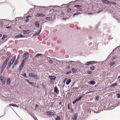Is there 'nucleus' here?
Returning <instances> with one entry per match:
<instances>
[{
  "label": "nucleus",
  "mask_w": 120,
  "mask_h": 120,
  "mask_svg": "<svg viewBox=\"0 0 120 120\" xmlns=\"http://www.w3.org/2000/svg\"><path fill=\"white\" fill-rule=\"evenodd\" d=\"M19 17H16L15 18V19H14L13 20V23H15L16 21H17V19H18H18H19Z\"/></svg>",
  "instance_id": "43"
},
{
  "label": "nucleus",
  "mask_w": 120,
  "mask_h": 120,
  "mask_svg": "<svg viewBox=\"0 0 120 120\" xmlns=\"http://www.w3.org/2000/svg\"><path fill=\"white\" fill-rule=\"evenodd\" d=\"M5 79H3L1 81L3 83L4 85H5L6 83V82L5 81Z\"/></svg>",
  "instance_id": "60"
},
{
  "label": "nucleus",
  "mask_w": 120,
  "mask_h": 120,
  "mask_svg": "<svg viewBox=\"0 0 120 120\" xmlns=\"http://www.w3.org/2000/svg\"><path fill=\"white\" fill-rule=\"evenodd\" d=\"M99 99V97L98 95H97L95 97V99L96 100H98Z\"/></svg>",
  "instance_id": "55"
},
{
  "label": "nucleus",
  "mask_w": 120,
  "mask_h": 120,
  "mask_svg": "<svg viewBox=\"0 0 120 120\" xmlns=\"http://www.w3.org/2000/svg\"><path fill=\"white\" fill-rule=\"evenodd\" d=\"M29 84L31 85V86H34V82H30L29 83Z\"/></svg>",
  "instance_id": "51"
},
{
  "label": "nucleus",
  "mask_w": 120,
  "mask_h": 120,
  "mask_svg": "<svg viewBox=\"0 0 120 120\" xmlns=\"http://www.w3.org/2000/svg\"><path fill=\"white\" fill-rule=\"evenodd\" d=\"M87 83L90 85H93L96 83V82L94 80H91L88 82Z\"/></svg>",
  "instance_id": "12"
},
{
  "label": "nucleus",
  "mask_w": 120,
  "mask_h": 120,
  "mask_svg": "<svg viewBox=\"0 0 120 120\" xmlns=\"http://www.w3.org/2000/svg\"><path fill=\"white\" fill-rule=\"evenodd\" d=\"M47 115L48 116H52L55 115V112H52L51 111H47L46 112Z\"/></svg>",
  "instance_id": "4"
},
{
  "label": "nucleus",
  "mask_w": 120,
  "mask_h": 120,
  "mask_svg": "<svg viewBox=\"0 0 120 120\" xmlns=\"http://www.w3.org/2000/svg\"><path fill=\"white\" fill-rule=\"evenodd\" d=\"M29 56H27V57H25L23 58L24 59H23L22 60L21 63L25 64L26 63V60L29 57Z\"/></svg>",
  "instance_id": "17"
},
{
  "label": "nucleus",
  "mask_w": 120,
  "mask_h": 120,
  "mask_svg": "<svg viewBox=\"0 0 120 120\" xmlns=\"http://www.w3.org/2000/svg\"><path fill=\"white\" fill-rule=\"evenodd\" d=\"M8 64V66H9L10 67H11V65H12V64H11V61L9 60Z\"/></svg>",
  "instance_id": "50"
},
{
  "label": "nucleus",
  "mask_w": 120,
  "mask_h": 120,
  "mask_svg": "<svg viewBox=\"0 0 120 120\" xmlns=\"http://www.w3.org/2000/svg\"><path fill=\"white\" fill-rule=\"evenodd\" d=\"M49 78L50 79V81L52 82L54 81L56 79V77L55 75H49Z\"/></svg>",
  "instance_id": "3"
},
{
  "label": "nucleus",
  "mask_w": 120,
  "mask_h": 120,
  "mask_svg": "<svg viewBox=\"0 0 120 120\" xmlns=\"http://www.w3.org/2000/svg\"><path fill=\"white\" fill-rule=\"evenodd\" d=\"M80 12H75V13H74L73 14V15H72V17H74L75 15H78L79 14H80Z\"/></svg>",
  "instance_id": "30"
},
{
  "label": "nucleus",
  "mask_w": 120,
  "mask_h": 120,
  "mask_svg": "<svg viewBox=\"0 0 120 120\" xmlns=\"http://www.w3.org/2000/svg\"><path fill=\"white\" fill-rule=\"evenodd\" d=\"M33 78H34L35 79L38 80L39 79V77L36 74H34Z\"/></svg>",
  "instance_id": "18"
},
{
  "label": "nucleus",
  "mask_w": 120,
  "mask_h": 120,
  "mask_svg": "<svg viewBox=\"0 0 120 120\" xmlns=\"http://www.w3.org/2000/svg\"><path fill=\"white\" fill-rule=\"evenodd\" d=\"M11 80L10 78H8L7 79L6 84L9 85H10Z\"/></svg>",
  "instance_id": "15"
},
{
  "label": "nucleus",
  "mask_w": 120,
  "mask_h": 120,
  "mask_svg": "<svg viewBox=\"0 0 120 120\" xmlns=\"http://www.w3.org/2000/svg\"><path fill=\"white\" fill-rule=\"evenodd\" d=\"M26 36H24L23 35L21 34H19L15 36V38L18 39L19 38H26Z\"/></svg>",
  "instance_id": "7"
},
{
  "label": "nucleus",
  "mask_w": 120,
  "mask_h": 120,
  "mask_svg": "<svg viewBox=\"0 0 120 120\" xmlns=\"http://www.w3.org/2000/svg\"><path fill=\"white\" fill-rule=\"evenodd\" d=\"M4 24V22L3 21H0V27H2Z\"/></svg>",
  "instance_id": "36"
},
{
  "label": "nucleus",
  "mask_w": 120,
  "mask_h": 120,
  "mask_svg": "<svg viewBox=\"0 0 120 120\" xmlns=\"http://www.w3.org/2000/svg\"><path fill=\"white\" fill-rule=\"evenodd\" d=\"M83 6V4H82V5H75L74 6V7H75L76 8H79L81 7H82Z\"/></svg>",
  "instance_id": "39"
},
{
  "label": "nucleus",
  "mask_w": 120,
  "mask_h": 120,
  "mask_svg": "<svg viewBox=\"0 0 120 120\" xmlns=\"http://www.w3.org/2000/svg\"><path fill=\"white\" fill-rule=\"evenodd\" d=\"M16 59V56L15 55H14L12 58L11 59V60L10 61H11H11H15V60Z\"/></svg>",
  "instance_id": "31"
},
{
  "label": "nucleus",
  "mask_w": 120,
  "mask_h": 120,
  "mask_svg": "<svg viewBox=\"0 0 120 120\" xmlns=\"http://www.w3.org/2000/svg\"><path fill=\"white\" fill-rule=\"evenodd\" d=\"M70 105V103L68 104V106H67L68 109V110H71V111H72V109L71 108H70L69 107Z\"/></svg>",
  "instance_id": "45"
},
{
  "label": "nucleus",
  "mask_w": 120,
  "mask_h": 120,
  "mask_svg": "<svg viewBox=\"0 0 120 120\" xmlns=\"http://www.w3.org/2000/svg\"><path fill=\"white\" fill-rule=\"evenodd\" d=\"M72 71L73 73H76L77 72L76 69L74 68H72Z\"/></svg>",
  "instance_id": "35"
},
{
  "label": "nucleus",
  "mask_w": 120,
  "mask_h": 120,
  "mask_svg": "<svg viewBox=\"0 0 120 120\" xmlns=\"http://www.w3.org/2000/svg\"><path fill=\"white\" fill-rule=\"evenodd\" d=\"M78 116V113H76L73 115L72 116L71 118V120H77Z\"/></svg>",
  "instance_id": "5"
},
{
  "label": "nucleus",
  "mask_w": 120,
  "mask_h": 120,
  "mask_svg": "<svg viewBox=\"0 0 120 120\" xmlns=\"http://www.w3.org/2000/svg\"><path fill=\"white\" fill-rule=\"evenodd\" d=\"M24 53L23 54L22 56V58H23L25 57H27V56H28L30 54V53L29 52L25 51H24Z\"/></svg>",
  "instance_id": "8"
},
{
  "label": "nucleus",
  "mask_w": 120,
  "mask_h": 120,
  "mask_svg": "<svg viewBox=\"0 0 120 120\" xmlns=\"http://www.w3.org/2000/svg\"><path fill=\"white\" fill-rule=\"evenodd\" d=\"M83 97L82 95H79L76 99L78 101L81 100V99Z\"/></svg>",
  "instance_id": "25"
},
{
  "label": "nucleus",
  "mask_w": 120,
  "mask_h": 120,
  "mask_svg": "<svg viewBox=\"0 0 120 120\" xmlns=\"http://www.w3.org/2000/svg\"><path fill=\"white\" fill-rule=\"evenodd\" d=\"M41 86L42 87L43 89L46 88V86L43 83L42 84Z\"/></svg>",
  "instance_id": "56"
},
{
  "label": "nucleus",
  "mask_w": 120,
  "mask_h": 120,
  "mask_svg": "<svg viewBox=\"0 0 120 120\" xmlns=\"http://www.w3.org/2000/svg\"><path fill=\"white\" fill-rule=\"evenodd\" d=\"M84 65L86 66H88L90 65V61H88L85 63Z\"/></svg>",
  "instance_id": "44"
},
{
  "label": "nucleus",
  "mask_w": 120,
  "mask_h": 120,
  "mask_svg": "<svg viewBox=\"0 0 120 120\" xmlns=\"http://www.w3.org/2000/svg\"><path fill=\"white\" fill-rule=\"evenodd\" d=\"M71 10V8H68V9H67V12H70Z\"/></svg>",
  "instance_id": "62"
},
{
  "label": "nucleus",
  "mask_w": 120,
  "mask_h": 120,
  "mask_svg": "<svg viewBox=\"0 0 120 120\" xmlns=\"http://www.w3.org/2000/svg\"><path fill=\"white\" fill-rule=\"evenodd\" d=\"M40 30H39V31L37 32H36L35 34H34L32 36L33 37H35L37 36V35L39 34H40L41 32V31Z\"/></svg>",
  "instance_id": "23"
},
{
  "label": "nucleus",
  "mask_w": 120,
  "mask_h": 120,
  "mask_svg": "<svg viewBox=\"0 0 120 120\" xmlns=\"http://www.w3.org/2000/svg\"><path fill=\"white\" fill-rule=\"evenodd\" d=\"M71 81V79H67L66 81V84L67 85H68L70 83Z\"/></svg>",
  "instance_id": "21"
},
{
  "label": "nucleus",
  "mask_w": 120,
  "mask_h": 120,
  "mask_svg": "<svg viewBox=\"0 0 120 120\" xmlns=\"http://www.w3.org/2000/svg\"><path fill=\"white\" fill-rule=\"evenodd\" d=\"M31 32L30 30H23V33L24 34H28L30 33Z\"/></svg>",
  "instance_id": "6"
},
{
  "label": "nucleus",
  "mask_w": 120,
  "mask_h": 120,
  "mask_svg": "<svg viewBox=\"0 0 120 120\" xmlns=\"http://www.w3.org/2000/svg\"><path fill=\"white\" fill-rule=\"evenodd\" d=\"M34 74L32 73H30L29 74V76L30 77H32L33 78Z\"/></svg>",
  "instance_id": "41"
},
{
  "label": "nucleus",
  "mask_w": 120,
  "mask_h": 120,
  "mask_svg": "<svg viewBox=\"0 0 120 120\" xmlns=\"http://www.w3.org/2000/svg\"><path fill=\"white\" fill-rule=\"evenodd\" d=\"M8 36V35H3L1 39L2 40H4L5 38Z\"/></svg>",
  "instance_id": "27"
},
{
  "label": "nucleus",
  "mask_w": 120,
  "mask_h": 120,
  "mask_svg": "<svg viewBox=\"0 0 120 120\" xmlns=\"http://www.w3.org/2000/svg\"><path fill=\"white\" fill-rule=\"evenodd\" d=\"M116 63V62L115 61H113L112 62H110L109 64V65L110 66H113L114 64Z\"/></svg>",
  "instance_id": "34"
},
{
  "label": "nucleus",
  "mask_w": 120,
  "mask_h": 120,
  "mask_svg": "<svg viewBox=\"0 0 120 120\" xmlns=\"http://www.w3.org/2000/svg\"><path fill=\"white\" fill-rule=\"evenodd\" d=\"M48 62L49 64H52L53 63V61L51 60H49L48 61Z\"/></svg>",
  "instance_id": "59"
},
{
  "label": "nucleus",
  "mask_w": 120,
  "mask_h": 120,
  "mask_svg": "<svg viewBox=\"0 0 120 120\" xmlns=\"http://www.w3.org/2000/svg\"><path fill=\"white\" fill-rule=\"evenodd\" d=\"M71 73V71L70 70H69L68 71H67L65 73V74L66 75H69V73Z\"/></svg>",
  "instance_id": "47"
},
{
  "label": "nucleus",
  "mask_w": 120,
  "mask_h": 120,
  "mask_svg": "<svg viewBox=\"0 0 120 120\" xmlns=\"http://www.w3.org/2000/svg\"><path fill=\"white\" fill-rule=\"evenodd\" d=\"M20 57V54H19L18 56L17 57V58L16 59V60L15 61H18L19 60Z\"/></svg>",
  "instance_id": "38"
},
{
  "label": "nucleus",
  "mask_w": 120,
  "mask_h": 120,
  "mask_svg": "<svg viewBox=\"0 0 120 120\" xmlns=\"http://www.w3.org/2000/svg\"><path fill=\"white\" fill-rule=\"evenodd\" d=\"M77 63H78V64L80 65L81 66H82L83 65H84V64H82V63H81V62H80L79 61H76Z\"/></svg>",
  "instance_id": "42"
},
{
  "label": "nucleus",
  "mask_w": 120,
  "mask_h": 120,
  "mask_svg": "<svg viewBox=\"0 0 120 120\" xmlns=\"http://www.w3.org/2000/svg\"><path fill=\"white\" fill-rule=\"evenodd\" d=\"M54 10L53 9H52L50 10L49 11V12L50 14L52 13L53 12V11Z\"/></svg>",
  "instance_id": "63"
},
{
  "label": "nucleus",
  "mask_w": 120,
  "mask_h": 120,
  "mask_svg": "<svg viewBox=\"0 0 120 120\" xmlns=\"http://www.w3.org/2000/svg\"><path fill=\"white\" fill-rule=\"evenodd\" d=\"M31 115L32 117L33 118L34 120H36V119H37L36 117L34 115H32L31 114Z\"/></svg>",
  "instance_id": "52"
},
{
  "label": "nucleus",
  "mask_w": 120,
  "mask_h": 120,
  "mask_svg": "<svg viewBox=\"0 0 120 120\" xmlns=\"http://www.w3.org/2000/svg\"><path fill=\"white\" fill-rule=\"evenodd\" d=\"M102 2L104 3L107 4H110V2L106 0H103Z\"/></svg>",
  "instance_id": "26"
},
{
  "label": "nucleus",
  "mask_w": 120,
  "mask_h": 120,
  "mask_svg": "<svg viewBox=\"0 0 120 120\" xmlns=\"http://www.w3.org/2000/svg\"><path fill=\"white\" fill-rule=\"evenodd\" d=\"M44 54H42L41 53H38L36 55H35V56L34 57H37V58L38 59L39 58V56L43 55V56H41V58H44L43 56L45 58V56Z\"/></svg>",
  "instance_id": "10"
},
{
  "label": "nucleus",
  "mask_w": 120,
  "mask_h": 120,
  "mask_svg": "<svg viewBox=\"0 0 120 120\" xmlns=\"http://www.w3.org/2000/svg\"><path fill=\"white\" fill-rule=\"evenodd\" d=\"M24 64L21 63L19 68V71H21L22 69L24 66Z\"/></svg>",
  "instance_id": "13"
},
{
  "label": "nucleus",
  "mask_w": 120,
  "mask_h": 120,
  "mask_svg": "<svg viewBox=\"0 0 120 120\" xmlns=\"http://www.w3.org/2000/svg\"><path fill=\"white\" fill-rule=\"evenodd\" d=\"M0 79L1 81H2L3 79H4V77L2 76H0Z\"/></svg>",
  "instance_id": "64"
},
{
  "label": "nucleus",
  "mask_w": 120,
  "mask_h": 120,
  "mask_svg": "<svg viewBox=\"0 0 120 120\" xmlns=\"http://www.w3.org/2000/svg\"><path fill=\"white\" fill-rule=\"evenodd\" d=\"M33 10V9L31 8L29 10V11H28L27 13L26 14V15L28 13L30 14V13H31V11L32 10Z\"/></svg>",
  "instance_id": "49"
},
{
  "label": "nucleus",
  "mask_w": 120,
  "mask_h": 120,
  "mask_svg": "<svg viewBox=\"0 0 120 120\" xmlns=\"http://www.w3.org/2000/svg\"><path fill=\"white\" fill-rule=\"evenodd\" d=\"M74 2H73L72 1H71L68 4H64V7H65V8H67L72 3H73Z\"/></svg>",
  "instance_id": "20"
},
{
  "label": "nucleus",
  "mask_w": 120,
  "mask_h": 120,
  "mask_svg": "<svg viewBox=\"0 0 120 120\" xmlns=\"http://www.w3.org/2000/svg\"><path fill=\"white\" fill-rule=\"evenodd\" d=\"M90 65L93 64L94 63H97V62L95 61H90Z\"/></svg>",
  "instance_id": "33"
},
{
  "label": "nucleus",
  "mask_w": 120,
  "mask_h": 120,
  "mask_svg": "<svg viewBox=\"0 0 120 120\" xmlns=\"http://www.w3.org/2000/svg\"><path fill=\"white\" fill-rule=\"evenodd\" d=\"M36 16L37 17H44L46 16V15L42 13H37L36 14Z\"/></svg>",
  "instance_id": "9"
},
{
  "label": "nucleus",
  "mask_w": 120,
  "mask_h": 120,
  "mask_svg": "<svg viewBox=\"0 0 120 120\" xmlns=\"http://www.w3.org/2000/svg\"><path fill=\"white\" fill-rule=\"evenodd\" d=\"M25 81H26L27 83H29V84L30 82V81L28 79H25Z\"/></svg>",
  "instance_id": "57"
},
{
  "label": "nucleus",
  "mask_w": 120,
  "mask_h": 120,
  "mask_svg": "<svg viewBox=\"0 0 120 120\" xmlns=\"http://www.w3.org/2000/svg\"><path fill=\"white\" fill-rule=\"evenodd\" d=\"M66 63H68V64L70 63H76V64H77V63L76 61H68L66 62Z\"/></svg>",
  "instance_id": "28"
},
{
  "label": "nucleus",
  "mask_w": 120,
  "mask_h": 120,
  "mask_svg": "<svg viewBox=\"0 0 120 120\" xmlns=\"http://www.w3.org/2000/svg\"><path fill=\"white\" fill-rule=\"evenodd\" d=\"M32 16L30 15H27L26 16V20L25 21L26 22H28L29 21V18L30 17H32Z\"/></svg>",
  "instance_id": "24"
},
{
  "label": "nucleus",
  "mask_w": 120,
  "mask_h": 120,
  "mask_svg": "<svg viewBox=\"0 0 120 120\" xmlns=\"http://www.w3.org/2000/svg\"><path fill=\"white\" fill-rule=\"evenodd\" d=\"M110 8H106L105 10L108 12L112 14V16L114 19L118 20V17L119 15V14L114 9L115 8H112L113 10L109 9Z\"/></svg>",
  "instance_id": "1"
},
{
  "label": "nucleus",
  "mask_w": 120,
  "mask_h": 120,
  "mask_svg": "<svg viewBox=\"0 0 120 120\" xmlns=\"http://www.w3.org/2000/svg\"><path fill=\"white\" fill-rule=\"evenodd\" d=\"M116 98H120V94L118 93L116 94Z\"/></svg>",
  "instance_id": "53"
},
{
  "label": "nucleus",
  "mask_w": 120,
  "mask_h": 120,
  "mask_svg": "<svg viewBox=\"0 0 120 120\" xmlns=\"http://www.w3.org/2000/svg\"><path fill=\"white\" fill-rule=\"evenodd\" d=\"M78 102L77 100L76 99L72 102V104L73 105H74L77 102Z\"/></svg>",
  "instance_id": "37"
},
{
  "label": "nucleus",
  "mask_w": 120,
  "mask_h": 120,
  "mask_svg": "<svg viewBox=\"0 0 120 120\" xmlns=\"http://www.w3.org/2000/svg\"><path fill=\"white\" fill-rule=\"evenodd\" d=\"M90 69L91 71H93L95 69V67L94 66L91 67L90 68Z\"/></svg>",
  "instance_id": "46"
},
{
  "label": "nucleus",
  "mask_w": 120,
  "mask_h": 120,
  "mask_svg": "<svg viewBox=\"0 0 120 120\" xmlns=\"http://www.w3.org/2000/svg\"><path fill=\"white\" fill-rule=\"evenodd\" d=\"M92 71H87V73L89 74H91L92 73Z\"/></svg>",
  "instance_id": "61"
},
{
  "label": "nucleus",
  "mask_w": 120,
  "mask_h": 120,
  "mask_svg": "<svg viewBox=\"0 0 120 120\" xmlns=\"http://www.w3.org/2000/svg\"><path fill=\"white\" fill-rule=\"evenodd\" d=\"M54 92L55 93L57 94L58 95L59 94V90L56 86H55L54 88Z\"/></svg>",
  "instance_id": "11"
},
{
  "label": "nucleus",
  "mask_w": 120,
  "mask_h": 120,
  "mask_svg": "<svg viewBox=\"0 0 120 120\" xmlns=\"http://www.w3.org/2000/svg\"><path fill=\"white\" fill-rule=\"evenodd\" d=\"M39 22L38 21L35 22L34 23L35 26L37 27H39Z\"/></svg>",
  "instance_id": "19"
},
{
  "label": "nucleus",
  "mask_w": 120,
  "mask_h": 120,
  "mask_svg": "<svg viewBox=\"0 0 120 120\" xmlns=\"http://www.w3.org/2000/svg\"><path fill=\"white\" fill-rule=\"evenodd\" d=\"M21 75L25 78H28V77L26 76V74L25 72L22 74Z\"/></svg>",
  "instance_id": "32"
},
{
  "label": "nucleus",
  "mask_w": 120,
  "mask_h": 120,
  "mask_svg": "<svg viewBox=\"0 0 120 120\" xmlns=\"http://www.w3.org/2000/svg\"><path fill=\"white\" fill-rule=\"evenodd\" d=\"M45 19L47 20H48L49 21H51L52 20V19L50 17H46L45 18Z\"/></svg>",
  "instance_id": "29"
},
{
  "label": "nucleus",
  "mask_w": 120,
  "mask_h": 120,
  "mask_svg": "<svg viewBox=\"0 0 120 120\" xmlns=\"http://www.w3.org/2000/svg\"><path fill=\"white\" fill-rule=\"evenodd\" d=\"M35 88L38 89L40 88V86L38 83L35 82L33 88Z\"/></svg>",
  "instance_id": "16"
},
{
  "label": "nucleus",
  "mask_w": 120,
  "mask_h": 120,
  "mask_svg": "<svg viewBox=\"0 0 120 120\" xmlns=\"http://www.w3.org/2000/svg\"><path fill=\"white\" fill-rule=\"evenodd\" d=\"M118 83L116 82H115L112 83L110 86V87H114L116 86L117 85Z\"/></svg>",
  "instance_id": "22"
},
{
  "label": "nucleus",
  "mask_w": 120,
  "mask_h": 120,
  "mask_svg": "<svg viewBox=\"0 0 120 120\" xmlns=\"http://www.w3.org/2000/svg\"><path fill=\"white\" fill-rule=\"evenodd\" d=\"M12 57V56H9L5 59V60L4 61L1 67V69L3 70H4L6 66L7 65L8 62L9 61L10 59H11Z\"/></svg>",
  "instance_id": "2"
},
{
  "label": "nucleus",
  "mask_w": 120,
  "mask_h": 120,
  "mask_svg": "<svg viewBox=\"0 0 120 120\" xmlns=\"http://www.w3.org/2000/svg\"><path fill=\"white\" fill-rule=\"evenodd\" d=\"M120 47V46H118L116 48H115L113 50L112 52H114V51H116V50L117 49H118V48H119Z\"/></svg>",
  "instance_id": "48"
},
{
  "label": "nucleus",
  "mask_w": 120,
  "mask_h": 120,
  "mask_svg": "<svg viewBox=\"0 0 120 120\" xmlns=\"http://www.w3.org/2000/svg\"><path fill=\"white\" fill-rule=\"evenodd\" d=\"M116 3L115 2H113L112 1H111L110 2V4H113V5H115L116 4Z\"/></svg>",
  "instance_id": "54"
},
{
  "label": "nucleus",
  "mask_w": 120,
  "mask_h": 120,
  "mask_svg": "<svg viewBox=\"0 0 120 120\" xmlns=\"http://www.w3.org/2000/svg\"><path fill=\"white\" fill-rule=\"evenodd\" d=\"M117 56L116 55L115 56H113L112 57V58H111V59L112 60H113L115 59L116 58H117Z\"/></svg>",
  "instance_id": "58"
},
{
  "label": "nucleus",
  "mask_w": 120,
  "mask_h": 120,
  "mask_svg": "<svg viewBox=\"0 0 120 120\" xmlns=\"http://www.w3.org/2000/svg\"><path fill=\"white\" fill-rule=\"evenodd\" d=\"M18 62L15 61L14 63L12 65L11 67V68L12 69L14 68L18 64Z\"/></svg>",
  "instance_id": "14"
},
{
  "label": "nucleus",
  "mask_w": 120,
  "mask_h": 120,
  "mask_svg": "<svg viewBox=\"0 0 120 120\" xmlns=\"http://www.w3.org/2000/svg\"><path fill=\"white\" fill-rule=\"evenodd\" d=\"M55 120H60V118L59 116H57L55 118Z\"/></svg>",
  "instance_id": "40"
}]
</instances>
